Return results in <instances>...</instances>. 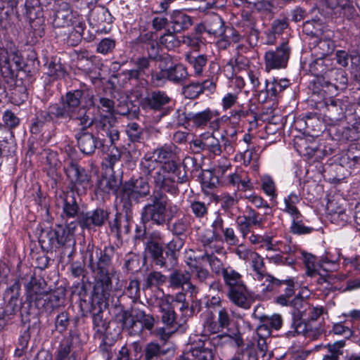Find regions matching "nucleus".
<instances>
[{
  "mask_svg": "<svg viewBox=\"0 0 360 360\" xmlns=\"http://www.w3.org/2000/svg\"><path fill=\"white\" fill-rule=\"evenodd\" d=\"M309 70L316 77L312 93L316 89L327 88L332 94H336L337 89H346L347 87V74L342 69L335 68L329 56H320L312 60Z\"/></svg>",
  "mask_w": 360,
  "mask_h": 360,
  "instance_id": "nucleus-1",
  "label": "nucleus"
},
{
  "mask_svg": "<svg viewBox=\"0 0 360 360\" xmlns=\"http://www.w3.org/2000/svg\"><path fill=\"white\" fill-rule=\"evenodd\" d=\"M94 105L93 91L83 84L80 89L68 91L60 98V103L53 104L55 118L71 120L78 117L83 107Z\"/></svg>",
  "mask_w": 360,
  "mask_h": 360,
  "instance_id": "nucleus-2",
  "label": "nucleus"
},
{
  "mask_svg": "<svg viewBox=\"0 0 360 360\" xmlns=\"http://www.w3.org/2000/svg\"><path fill=\"white\" fill-rule=\"evenodd\" d=\"M343 90L337 89L336 94H332L325 88L316 89L315 92L312 93V101L315 103L316 108L332 121L346 118L348 110L353 108V105L350 104L347 99L344 101L335 98Z\"/></svg>",
  "mask_w": 360,
  "mask_h": 360,
  "instance_id": "nucleus-3",
  "label": "nucleus"
},
{
  "mask_svg": "<svg viewBox=\"0 0 360 360\" xmlns=\"http://www.w3.org/2000/svg\"><path fill=\"white\" fill-rule=\"evenodd\" d=\"M148 45L150 46L152 51L150 52L148 47H147L148 56L137 57L132 61L134 68L125 70L117 74V77L122 81V84H126L132 79L139 80L148 75L151 61L155 60L158 56L157 44L151 42Z\"/></svg>",
  "mask_w": 360,
  "mask_h": 360,
  "instance_id": "nucleus-4",
  "label": "nucleus"
},
{
  "mask_svg": "<svg viewBox=\"0 0 360 360\" xmlns=\"http://www.w3.org/2000/svg\"><path fill=\"white\" fill-rule=\"evenodd\" d=\"M166 195L160 191H154L150 195V202L143 209L142 218L146 221H152L157 225H163L167 221L165 214Z\"/></svg>",
  "mask_w": 360,
  "mask_h": 360,
  "instance_id": "nucleus-5",
  "label": "nucleus"
},
{
  "mask_svg": "<svg viewBox=\"0 0 360 360\" xmlns=\"http://www.w3.org/2000/svg\"><path fill=\"white\" fill-rule=\"evenodd\" d=\"M65 172L70 181V192H76L78 195H83L91 187V175L77 163L71 161L65 167Z\"/></svg>",
  "mask_w": 360,
  "mask_h": 360,
  "instance_id": "nucleus-6",
  "label": "nucleus"
},
{
  "mask_svg": "<svg viewBox=\"0 0 360 360\" xmlns=\"http://www.w3.org/2000/svg\"><path fill=\"white\" fill-rule=\"evenodd\" d=\"M176 175L177 165L176 164L162 166L152 176V183L155 188L159 190L158 191H164L172 194H176L178 192V188L176 185Z\"/></svg>",
  "mask_w": 360,
  "mask_h": 360,
  "instance_id": "nucleus-7",
  "label": "nucleus"
},
{
  "mask_svg": "<svg viewBox=\"0 0 360 360\" xmlns=\"http://www.w3.org/2000/svg\"><path fill=\"white\" fill-rule=\"evenodd\" d=\"M94 127L96 129L97 139L101 146H109L115 144L120 139V132L116 126V121L110 117L103 116L94 121Z\"/></svg>",
  "mask_w": 360,
  "mask_h": 360,
  "instance_id": "nucleus-8",
  "label": "nucleus"
},
{
  "mask_svg": "<svg viewBox=\"0 0 360 360\" xmlns=\"http://www.w3.org/2000/svg\"><path fill=\"white\" fill-rule=\"evenodd\" d=\"M224 115L219 117V112L217 110H212L207 108L198 112H189L186 119L193 124V127L200 129L208 128L212 131H217L220 129Z\"/></svg>",
  "mask_w": 360,
  "mask_h": 360,
  "instance_id": "nucleus-9",
  "label": "nucleus"
},
{
  "mask_svg": "<svg viewBox=\"0 0 360 360\" xmlns=\"http://www.w3.org/2000/svg\"><path fill=\"white\" fill-rule=\"evenodd\" d=\"M290 55V49L287 43H282L275 50H269L264 54V64L266 72L285 68Z\"/></svg>",
  "mask_w": 360,
  "mask_h": 360,
  "instance_id": "nucleus-10",
  "label": "nucleus"
},
{
  "mask_svg": "<svg viewBox=\"0 0 360 360\" xmlns=\"http://www.w3.org/2000/svg\"><path fill=\"white\" fill-rule=\"evenodd\" d=\"M173 297L167 295H163L157 300V305L162 313V322L172 330H177L183 325L184 321L178 319L172 306Z\"/></svg>",
  "mask_w": 360,
  "mask_h": 360,
  "instance_id": "nucleus-11",
  "label": "nucleus"
},
{
  "mask_svg": "<svg viewBox=\"0 0 360 360\" xmlns=\"http://www.w3.org/2000/svg\"><path fill=\"white\" fill-rule=\"evenodd\" d=\"M149 193L150 186L148 182L141 176L126 182L122 186L120 197L122 200L130 201L146 196Z\"/></svg>",
  "mask_w": 360,
  "mask_h": 360,
  "instance_id": "nucleus-12",
  "label": "nucleus"
},
{
  "mask_svg": "<svg viewBox=\"0 0 360 360\" xmlns=\"http://www.w3.org/2000/svg\"><path fill=\"white\" fill-rule=\"evenodd\" d=\"M304 300L300 295H297L290 302V305L293 307L291 312L292 323L291 327L293 329L290 330L289 333L292 335H303L304 336H309V331L307 329V324L303 321V311L300 308H302L304 304Z\"/></svg>",
  "mask_w": 360,
  "mask_h": 360,
  "instance_id": "nucleus-13",
  "label": "nucleus"
},
{
  "mask_svg": "<svg viewBox=\"0 0 360 360\" xmlns=\"http://www.w3.org/2000/svg\"><path fill=\"white\" fill-rule=\"evenodd\" d=\"M22 58L19 51L13 43H8L6 47L0 46V68H4L9 73L15 65L16 70L21 68Z\"/></svg>",
  "mask_w": 360,
  "mask_h": 360,
  "instance_id": "nucleus-14",
  "label": "nucleus"
},
{
  "mask_svg": "<svg viewBox=\"0 0 360 360\" xmlns=\"http://www.w3.org/2000/svg\"><path fill=\"white\" fill-rule=\"evenodd\" d=\"M214 132L211 131L202 133L198 139L193 141L194 148L207 151L214 155H221V145L219 140L214 136Z\"/></svg>",
  "mask_w": 360,
  "mask_h": 360,
  "instance_id": "nucleus-15",
  "label": "nucleus"
},
{
  "mask_svg": "<svg viewBox=\"0 0 360 360\" xmlns=\"http://www.w3.org/2000/svg\"><path fill=\"white\" fill-rule=\"evenodd\" d=\"M20 285L19 282H15L12 285L6 288L4 294L6 305L4 309V317L10 318L20 311L21 302L19 300Z\"/></svg>",
  "mask_w": 360,
  "mask_h": 360,
  "instance_id": "nucleus-16",
  "label": "nucleus"
},
{
  "mask_svg": "<svg viewBox=\"0 0 360 360\" xmlns=\"http://www.w3.org/2000/svg\"><path fill=\"white\" fill-rule=\"evenodd\" d=\"M108 218V212L101 208L82 213L78 217L79 224L83 229L102 226Z\"/></svg>",
  "mask_w": 360,
  "mask_h": 360,
  "instance_id": "nucleus-17",
  "label": "nucleus"
},
{
  "mask_svg": "<svg viewBox=\"0 0 360 360\" xmlns=\"http://www.w3.org/2000/svg\"><path fill=\"white\" fill-rule=\"evenodd\" d=\"M216 37H219L216 45L220 50L227 49L231 44H238L236 46L238 52L243 48V46L240 44L243 37L233 27L226 26L223 29L222 33Z\"/></svg>",
  "mask_w": 360,
  "mask_h": 360,
  "instance_id": "nucleus-18",
  "label": "nucleus"
},
{
  "mask_svg": "<svg viewBox=\"0 0 360 360\" xmlns=\"http://www.w3.org/2000/svg\"><path fill=\"white\" fill-rule=\"evenodd\" d=\"M210 345L206 335L193 340L191 345L195 360H214L215 352Z\"/></svg>",
  "mask_w": 360,
  "mask_h": 360,
  "instance_id": "nucleus-19",
  "label": "nucleus"
},
{
  "mask_svg": "<svg viewBox=\"0 0 360 360\" xmlns=\"http://www.w3.org/2000/svg\"><path fill=\"white\" fill-rule=\"evenodd\" d=\"M72 20V11L70 4L64 1H58L53 20V27H68L71 25Z\"/></svg>",
  "mask_w": 360,
  "mask_h": 360,
  "instance_id": "nucleus-20",
  "label": "nucleus"
},
{
  "mask_svg": "<svg viewBox=\"0 0 360 360\" xmlns=\"http://www.w3.org/2000/svg\"><path fill=\"white\" fill-rule=\"evenodd\" d=\"M169 285L173 288L184 289V285H186V290L189 291L193 295L198 292L196 287L191 283V274L186 270H174L169 277Z\"/></svg>",
  "mask_w": 360,
  "mask_h": 360,
  "instance_id": "nucleus-21",
  "label": "nucleus"
},
{
  "mask_svg": "<svg viewBox=\"0 0 360 360\" xmlns=\"http://www.w3.org/2000/svg\"><path fill=\"white\" fill-rule=\"evenodd\" d=\"M94 286L95 295L99 297L101 302H106L110 297L112 290V281L108 271L100 272Z\"/></svg>",
  "mask_w": 360,
  "mask_h": 360,
  "instance_id": "nucleus-22",
  "label": "nucleus"
},
{
  "mask_svg": "<svg viewBox=\"0 0 360 360\" xmlns=\"http://www.w3.org/2000/svg\"><path fill=\"white\" fill-rule=\"evenodd\" d=\"M225 27V22L221 17L217 13H212L205 15L200 27H202L208 34L217 37L222 33Z\"/></svg>",
  "mask_w": 360,
  "mask_h": 360,
  "instance_id": "nucleus-23",
  "label": "nucleus"
},
{
  "mask_svg": "<svg viewBox=\"0 0 360 360\" xmlns=\"http://www.w3.org/2000/svg\"><path fill=\"white\" fill-rule=\"evenodd\" d=\"M25 288L27 299L30 302L41 300L47 293L44 281H37L34 277L31 278Z\"/></svg>",
  "mask_w": 360,
  "mask_h": 360,
  "instance_id": "nucleus-24",
  "label": "nucleus"
},
{
  "mask_svg": "<svg viewBox=\"0 0 360 360\" xmlns=\"http://www.w3.org/2000/svg\"><path fill=\"white\" fill-rule=\"evenodd\" d=\"M120 317L123 328L131 335H138L141 333V325L135 318V309L122 311Z\"/></svg>",
  "mask_w": 360,
  "mask_h": 360,
  "instance_id": "nucleus-25",
  "label": "nucleus"
},
{
  "mask_svg": "<svg viewBox=\"0 0 360 360\" xmlns=\"http://www.w3.org/2000/svg\"><path fill=\"white\" fill-rule=\"evenodd\" d=\"M238 133V130L235 127H231L224 129L221 135V149L228 155L233 154L236 150Z\"/></svg>",
  "mask_w": 360,
  "mask_h": 360,
  "instance_id": "nucleus-26",
  "label": "nucleus"
},
{
  "mask_svg": "<svg viewBox=\"0 0 360 360\" xmlns=\"http://www.w3.org/2000/svg\"><path fill=\"white\" fill-rule=\"evenodd\" d=\"M199 240L205 248V254L207 253H220L222 252L223 248L217 243L221 242L218 240L217 236L211 231L210 229H205L199 234Z\"/></svg>",
  "mask_w": 360,
  "mask_h": 360,
  "instance_id": "nucleus-27",
  "label": "nucleus"
},
{
  "mask_svg": "<svg viewBox=\"0 0 360 360\" xmlns=\"http://www.w3.org/2000/svg\"><path fill=\"white\" fill-rule=\"evenodd\" d=\"M249 115H252L254 120H256V113L251 108L250 105L248 104H238L236 108L231 110L229 112V116L224 117L223 120H230L233 124H238L239 122Z\"/></svg>",
  "mask_w": 360,
  "mask_h": 360,
  "instance_id": "nucleus-28",
  "label": "nucleus"
},
{
  "mask_svg": "<svg viewBox=\"0 0 360 360\" xmlns=\"http://www.w3.org/2000/svg\"><path fill=\"white\" fill-rule=\"evenodd\" d=\"M171 98L166 92L156 90L152 91L144 98L143 105H147L150 108L160 110L164 105L168 104Z\"/></svg>",
  "mask_w": 360,
  "mask_h": 360,
  "instance_id": "nucleus-29",
  "label": "nucleus"
},
{
  "mask_svg": "<svg viewBox=\"0 0 360 360\" xmlns=\"http://www.w3.org/2000/svg\"><path fill=\"white\" fill-rule=\"evenodd\" d=\"M185 60L193 70L195 77H202L204 69L207 63V56L205 54L195 55L193 53H187L185 55Z\"/></svg>",
  "mask_w": 360,
  "mask_h": 360,
  "instance_id": "nucleus-30",
  "label": "nucleus"
},
{
  "mask_svg": "<svg viewBox=\"0 0 360 360\" xmlns=\"http://www.w3.org/2000/svg\"><path fill=\"white\" fill-rule=\"evenodd\" d=\"M170 22L174 32L188 29L193 24L192 18L181 11H174L170 17Z\"/></svg>",
  "mask_w": 360,
  "mask_h": 360,
  "instance_id": "nucleus-31",
  "label": "nucleus"
},
{
  "mask_svg": "<svg viewBox=\"0 0 360 360\" xmlns=\"http://www.w3.org/2000/svg\"><path fill=\"white\" fill-rule=\"evenodd\" d=\"M246 294L247 288L245 284L231 288L228 292L229 298L233 303L240 307L249 309L250 304L248 300Z\"/></svg>",
  "mask_w": 360,
  "mask_h": 360,
  "instance_id": "nucleus-32",
  "label": "nucleus"
},
{
  "mask_svg": "<svg viewBox=\"0 0 360 360\" xmlns=\"http://www.w3.org/2000/svg\"><path fill=\"white\" fill-rule=\"evenodd\" d=\"M97 140V136L95 137L91 133H81L77 136L78 147L83 153L86 155H91L94 153L97 148H98Z\"/></svg>",
  "mask_w": 360,
  "mask_h": 360,
  "instance_id": "nucleus-33",
  "label": "nucleus"
},
{
  "mask_svg": "<svg viewBox=\"0 0 360 360\" xmlns=\"http://www.w3.org/2000/svg\"><path fill=\"white\" fill-rule=\"evenodd\" d=\"M53 117H55V116L53 112V105H51L47 110L37 112L36 117L31 126L32 133H39L46 124L53 120Z\"/></svg>",
  "mask_w": 360,
  "mask_h": 360,
  "instance_id": "nucleus-34",
  "label": "nucleus"
},
{
  "mask_svg": "<svg viewBox=\"0 0 360 360\" xmlns=\"http://www.w3.org/2000/svg\"><path fill=\"white\" fill-rule=\"evenodd\" d=\"M327 210L330 215L331 221L339 226L345 225L350 219L346 210L341 206L335 207L333 202L328 203Z\"/></svg>",
  "mask_w": 360,
  "mask_h": 360,
  "instance_id": "nucleus-35",
  "label": "nucleus"
},
{
  "mask_svg": "<svg viewBox=\"0 0 360 360\" xmlns=\"http://www.w3.org/2000/svg\"><path fill=\"white\" fill-rule=\"evenodd\" d=\"M161 167V165L158 163L150 152H148L144 155L141 158L139 165L141 174L146 176L150 177H152L154 172L158 171Z\"/></svg>",
  "mask_w": 360,
  "mask_h": 360,
  "instance_id": "nucleus-36",
  "label": "nucleus"
},
{
  "mask_svg": "<svg viewBox=\"0 0 360 360\" xmlns=\"http://www.w3.org/2000/svg\"><path fill=\"white\" fill-rule=\"evenodd\" d=\"M115 248L112 246L105 247L103 250L97 249L96 254L99 256L97 262V269L100 272L108 271V268L111 264Z\"/></svg>",
  "mask_w": 360,
  "mask_h": 360,
  "instance_id": "nucleus-37",
  "label": "nucleus"
},
{
  "mask_svg": "<svg viewBox=\"0 0 360 360\" xmlns=\"http://www.w3.org/2000/svg\"><path fill=\"white\" fill-rule=\"evenodd\" d=\"M169 81L176 84L184 83L188 78L186 68L182 64H176L167 68Z\"/></svg>",
  "mask_w": 360,
  "mask_h": 360,
  "instance_id": "nucleus-38",
  "label": "nucleus"
},
{
  "mask_svg": "<svg viewBox=\"0 0 360 360\" xmlns=\"http://www.w3.org/2000/svg\"><path fill=\"white\" fill-rule=\"evenodd\" d=\"M250 266L253 271L255 280L262 281L266 273L264 258L257 252H255L250 257Z\"/></svg>",
  "mask_w": 360,
  "mask_h": 360,
  "instance_id": "nucleus-39",
  "label": "nucleus"
},
{
  "mask_svg": "<svg viewBox=\"0 0 360 360\" xmlns=\"http://www.w3.org/2000/svg\"><path fill=\"white\" fill-rule=\"evenodd\" d=\"M63 213L70 218L75 217L78 212V205L74 192H67L63 196Z\"/></svg>",
  "mask_w": 360,
  "mask_h": 360,
  "instance_id": "nucleus-40",
  "label": "nucleus"
},
{
  "mask_svg": "<svg viewBox=\"0 0 360 360\" xmlns=\"http://www.w3.org/2000/svg\"><path fill=\"white\" fill-rule=\"evenodd\" d=\"M261 282V291L265 295L269 292H280L283 283L281 280L267 274L264 275V278Z\"/></svg>",
  "mask_w": 360,
  "mask_h": 360,
  "instance_id": "nucleus-41",
  "label": "nucleus"
},
{
  "mask_svg": "<svg viewBox=\"0 0 360 360\" xmlns=\"http://www.w3.org/2000/svg\"><path fill=\"white\" fill-rule=\"evenodd\" d=\"M223 280L229 290L239 285L244 284L242 276L237 271L229 266L226 267V270L222 274Z\"/></svg>",
  "mask_w": 360,
  "mask_h": 360,
  "instance_id": "nucleus-42",
  "label": "nucleus"
},
{
  "mask_svg": "<svg viewBox=\"0 0 360 360\" xmlns=\"http://www.w3.org/2000/svg\"><path fill=\"white\" fill-rule=\"evenodd\" d=\"M300 150L304 155L307 156L308 158L314 159V161H319L326 155L324 150L318 146L315 142H312L309 145L302 143Z\"/></svg>",
  "mask_w": 360,
  "mask_h": 360,
  "instance_id": "nucleus-43",
  "label": "nucleus"
},
{
  "mask_svg": "<svg viewBox=\"0 0 360 360\" xmlns=\"http://www.w3.org/2000/svg\"><path fill=\"white\" fill-rule=\"evenodd\" d=\"M150 153L158 163L161 165V166L168 165L169 164H175V162L172 160L174 154L170 147H160Z\"/></svg>",
  "mask_w": 360,
  "mask_h": 360,
  "instance_id": "nucleus-44",
  "label": "nucleus"
},
{
  "mask_svg": "<svg viewBox=\"0 0 360 360\" xmlns=\"http://www.w3.org/2000/svg\"><path fill=\"white\" fill-rule=\"evenodd\" d=\"M147 247L154 263L161 267H167L162 246L158 242L151 240L148 243Z\"/></svg>",
  "mask_w": 360,
  "mask_h": 360,
  "instance_id": "nucleus-45",
  "label": "nucleus"
},
{
  "mask_svg": "<svg viewBox=\"0 0 360 360\" xmlns=\"http://www.w3.org/2000/svg\"><path fill=\"white\" fill-rule=\"evenodd\" d=\"M265 84L266 89L270 92L271 98H276L281 92L290 85V81L287 79L274 78L270 82L265 80Z\"/></svg>",
  "mask_w": 360,
  "mask_h": 360,
  "instance_id": "nucleus-46",
  "label": "nucleus"
},
{
  "mask_svg": "<svg viewBox=\"0 0 360 360\" xmlns=\"http://www.w3.org/2000/svg\"><path fill=\"white\" fill-rule=\"evenodd\" d=\"M202 326L205 333L215 334L220 332L217 321H215L214 314L207 310L202 314Z\"/></svg>",
  "mask_w": 360,
  "mask_h": 360,
  "instance_id": "nucleus-47",
  "label": "nucleus"
},
{
  "mask_svg": "<svg viewBox=\"0 0 360 360\" xmlns=\"http://www.w3.org/2000/svg\"><path fill=\"white\" fill-rule=\"evenodd\" d=\"M165 354L160 345L156 342L146 344L143 349V360H158Z\"/></svg>",
  "mask_w": 360,
  "mask_h": 360,
  "instance_id": "nucleus-48",
  "label": "nucleus"
},
{
  "mask_svg": "<svg viewBox=\"0 0 360 360\" xmlns=\"http://www.w3.org/2000/svg\"><path fill=\"white\" fill-rule=\"evenodd\" d=\"M167 281V276L159 271H151L144 278L143 289H149L162 285Z\"/></svg>",
  "mask_w": 360,
  "mask_h": 360,
  "instance_id": "nucleus-49",
  "label": "nucleus"
},
{
  "mask_svg": "<svg viewBox=\"0 0 360 360\" xmlns=\"http://www.w3.org/2000/svg\"><path fill=\"white\" fill-rule=\"evenodd\" d=\"M91 18L92 20L98 25L106 23L110 25L112 22L113 17L110 13L109 10L104 6L98 8L92 11Z\"/></svg>",
  "mask_w": 360,
  "mask_h": 360,
  "instance_id": "nucleus-50",
  "label": "nucleus"
},
{
  "mask_svg": "<svg viewBox=\"0 0 360 360\" xmlns=\"http://www.w3.org/2000/svg\"><path fill=\"white\" fill-rule=\"evenodd\" d=\"M208 206L209 204H206L198 200H189V209L198 219H202L207 216L208 213Z\"/></svg>",
  "mask_w": 360,
  "mask_h": 360,
  "instance_id": "nucleus-51",
  "label": "nucleus"
},
{
  "mask_svg": "<svg viewBox=\"0 0 360 360\" xmlns=\"http://www.w3.org/2000/svg\"><path fill=\"white\" fill-rule=\"evenodd\" d=\"M189 216H183L181 218L175 221L172 225V231L176 236H181L185 234L190 228Z\"/></svg>",
  "mask_w": 360,
  "mask_h": 360,
  "instance_id": "nucleus-52",
  "label": "nucleus"
},
{
  "mask_svg": "<svg viewBox=\"0 0 360 360\" xmlns=\"http://www.w3.org/2000/svg\"><path fill=\"white\" fill-rule=\"evenodd\" d=\"M158 71L151 72L150 82L155 86H162L169 81L167 68L160 65Z\"/></svg>",
  "mask_w": 360,
  "mask_h": 360,
  "instance_id": "nucleus-53",
  "label": "nucleus"
},
{
  "mask_svg": "<svg viewBox=\"0 0 360 360\" xmlns=\"http://www.w3.org/2000/svg\"><path fill=\"white\" fill-rule=\"evenodd\" d=\"M135 318L141 325V332L143 328L151 330L154 326L155 319L152 315L146 314L143 311L135 309Z\"/></svg>",
  "mask_w": 360,
  "mask_h": 360,
  "instance_id": "nucleus-54",
  "label": "nucleus"
},
{
  "mask_svg": "<svg viewBox=\"0 0 360 360\" xmlns=\"http://www.w3.org/2000/svg\"><path fill=\"white\" fill-rule=\"evenodd\" d=\"M65 301V292L63 290L55 291L48 295L46 300H44L47 307L55 309L63 304Z\"/></svg>",
  "mask_w": 360,
  "mask_h": 360,
  "instance_id": "nucleus-55",
  "label": "nucleus"
},
{
  "mask_svg": "<svg viewBox=\"0 0 360 360\" xmlns=\"http://www.w3.org/2000/svg\"><path fill=\"white\" fill-rule=\"evenodd\" d=\"M214 253L205 254V257L212 269V271L216 275H222L226 270L221 261L213 255Z\"/></svg>",
  "mask_w": 360,
  "mask_h": 360,
  "instance_id": "nucleus-56",
  "label": "nucleus"
},
{
  "mask_svg": "<svg viewBox=\"0 0 360 360\" xmlns=\"http://www.w3.org/2000/svg\"><path fill=\"white\" fill-rule=\"evenodd\" d=\"M340 164L348 168H354L360 165V156L356 155L352 150L342 155L340 158Z\"/></svg>",
  "mask_w": 360,
  "mask_h": 360,
  "instance_id": "nucleus-57",
  "label": "nucleus"
},
{
  "mask_svg": "<svg viewBox=\"0 0 360 360\" xmlns=\"http://www.w3.org/2000/svg\"><path fill=\"white\" fill-rule=\"evenodd\" d=\"M262 188L264 193L271 198L274 199L276 198V184L273 179L269 176H264L261 179Z\"/></svg>",
  "mask_w": 360,
  "mask_h": 360,
  "instance_id": "nucleus-58",
  "label": "nucleus"
},
{
  "mask_svg": "<svg viewBox=\"0 0 360 360\" xmlns=\"http://www.w3.org/2000/svg\"><path fill=\"white\" fill-rule=\"evenodd\" d=\"M216 200L220 203L221 208L224 210H228L238 202L236 193H234L233 195L228 193H221L216 197Z\"/></svg>",
  "mask_w": 360,
  "mask_h": 360,
  "instance_id": "nucleus-59",
  "label": "nucleus"
},
{
  "mask_svg": "<svg viewBox=\"0 0 360 360\" xmlns=\"http://www.w3.org/2000/svg\"><path fill=\"white\" fill-rule=\"evenodd\" d=\"M160 43L168 50H173L180 45V41L176 35L169 31L160 37Z\"/></svg>",
  "mask_w": 360,
  "mask_h": 360,
  "instance_id": "nucleus-60",
  "label": "nucleus"
},
{
  "mask_svg": "<svg viewBox=\"0 0 360 360\" xmlns=\"http://www.w3.org/2000/svg\"><path fill=\"white\" fill-rule=\"evenodd\" d=\"M126 133L132 142H139L142 138L143 130L139 124L130 122L126 128Z\"/></svg>",
  "mask_w": 360,
  "mask_h": 360,
  "instance_id": "nucleus-61",
  "label": "nucleus"
},
{
  "mask_svg": "<svg viewBox=\"0 0 360 360\" xmlns=\"http://www.w3.org/2000/svg\"><path fill=\"white\" fill-rule=\"evenodd\" d=\"M98 188L104 193H109L110 191H115L117 187V181L113 176L108 177L102 176L98 181Z\"/></svg>",
  "mask_w": 360,
  "mask_h": 360,
  "instance_id": "nucleus-62",
  "label": "nucleus"
},
{
  "mask_svg": "<svg viewBox=\"0 0 360 360\" xmlns=\"http://www.w3.org/2000/svg\"><path fill=\"white\" fill-rule=\"evenodd\" d=\"M194 278L201 284H207L213 278L212 274L201 266H195L192 270Z\"/></svg>",
  "mask_w": 360,
  "mask_h": 360,
  "instance_id": "nucleus-63",
  "label": "nucleus"
},
{
  "mask_svg": "<svg viewBox=\"0 0 360 360\" xmlns=\"http://www.w3.org/2000/svg\"><path fill=\"white\" fill-rule=\"evenodd\" d=\"M72 342L68 340L63 341L57 350L56 360H75L70 356Z\"/></svg>",
  "mask_w": 360,
  "mask_h": 360,
  "instance_id": "nucleus-64",
  "label": "nucleus"
}]
</instances>
